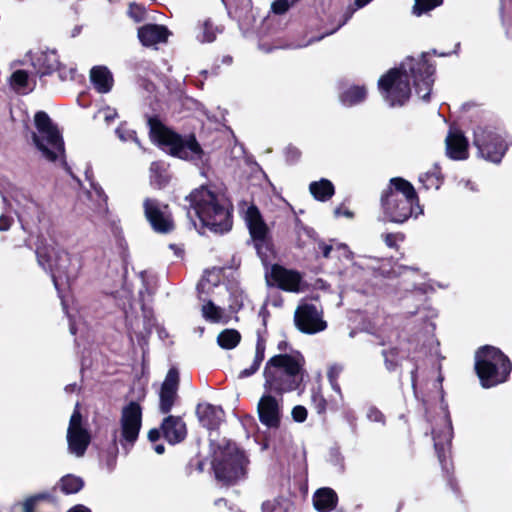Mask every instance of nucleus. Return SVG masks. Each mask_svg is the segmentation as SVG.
<instances>
[{"mask_svg":"<svg viewBox=\"0 0 512 512\" xmlns=\"http://www.w3.org/2000/svg\"><path fill=\"white\" fill-rule=\"evenodd\" d=\"M247 225L253 238L255 249L262 261L267 257L269 245L267 241V227L263 222L258 210L250 207L246 215Z\"/></svg>","mask_w":512,"mask_h":512,"instance_id":"6ab92c4d","label":"nucleus"},{"mask_svg":"<svg viewBox=\"0 0 512 512\" xmlns=\"http://www.w3.org/2000/svg\"><path fill=\"white\" fill-rule=\"evenodd\" d=\"M144 212L154 231L169 233L174 229V222L168 205L155 199H146L144 201Z\"/></svg>","mask_w":512,"mask_h":512,"instance_id":"dca6fc26","label":"nucleus"},{"mask_svg":"<svg viewBox=\"0 0 512 512\" xmlns=\"http://www.w3.org/2000/svg\"><path fill=\"white\" fill-rule=\"evenodd\" d=\"M95 117H102L109 125L118 117V113L115 108L107 106L99 109Z\"/></svg>","mask_w":512,"mask_h":512,"instance_id":"37998d69","label":"nucleus"},{"mask_svg":"<svg viewBox=\"0 0 512 512\" xmlns=\"http://www.w3.org/2000/svg\"><path fill=\"white\" fill-rule=\"evenodd\" d=\"M142 427V408L135 401L129 402L121 410L119 428L113 432V441L127 454L138 440Z\"/></svg>","mask_w":512,"mask_h":512,"instance_id":"f8f14e48","label":"nucleus"},{"mask_svg":"<svg viewBox=\"0 0 512 512\" xmlns=\"http://www.w3.org/2000/svg\"><path fill=\"white\" fill-rule=\"evenodd\" d=\"M115 133L120 141L122 142H128L133 141L135 142L139 147H141V144L136 136V132L130 128H128L127 124L121 123L115 130Z\"/></svg>","mask_w":512,"mask_h":512,"instance_id":"58836bf2","label":"nucleus"},{"mask_svg":"<svg viewBox=\"0 0 512 512\" xmlns=\"http://www.w3.org/2000/svg\"><path fill=\"white\" fill-rule=\"evenodd\" d=\"M383 240L385 244L390 248H395L399 241H403L404 236L401 233H387L384 234Z\"/></svg>","mask_w":512,"mask_h":512,"instance_id":"09e8293b","label":"nucleus"},{"mask_svg":"<svg viewBox=\"0 0 512 512\" xmlns=\"http://www.w3.org/2000/svg\"><path fill=\"white\" fill-rule=\"evenodd\" d=\"M443 0H415L413 14L421 16L442 4Z\"/></svg>","mask_w":512,"mask_h":512,"instance_id":"e433bc0d","label":"nucleus"},{"mask_svg":"<svg viewBox=\"0 0 512 512\" xmlns=\"http://www.w3.org/2000/svg\"><path fill=\"white\" fill-rule=\"evenodd\" d=\"M372 0H355L354 2V5H355V8L354 10L356 9H360L364 6H366L367 4H369Z\"/></svg>","mask_w":512,"mask_h":512,"instance_id":"69168bd1","label":"nucleus"},{"mask_svg":"<svg viewBox=\"0 0 512 512\" xmlns=\"http://www.w3.org/2000/svg\"><path fill=\"white\" fill-rule=\"evenodd\" d=\"M10 85L17 93L21 94H27L32 90L29 85L28 73L24 70H17L12 74Z\"/></svg>","mask_w":512,"mask_h":512,"instance_id":"473e14b6","label":"nucleus"},{"mask_svg":"<svg viewBox=\"0 0 512 512\" xmlns=\"http://www.w3.org/2000/svg\"><path fill=\"white\" fill-rule=\"evenodd\" d=\"M196 414L200 423L208 429L217 428L224 418L222 408L209 403L199 404L196 409Z\"/></svg>","mask_w":512,"mask_h":512,"instance_id":"a878e982","label":"nucleus"},{"mask_svg":"<svg viewBox=\"0 0 512 512\" xmlns=\"http://www.w3.org/2000/svg\"><path fill=\"white\" fill-rule=\"evenodd\" d=\"M240 339L241 336L238 331L226 329L218 335L217 342L223 349H233L238 345Z\"/></svg>","mask_w":512,"mask_h":512,"instance_id":"f704fd0d","label":"nucleus"},{"mask_svg":"<svg viewBox=\"0 0 512 512\" xmlns=\"http://www.w3.org/2000/svg\"><path fill=\"white\" fill-rule=\"evenodd\" d=\"M161 431L163 437L170 444L182 442L187 435L185 422L179 416L169 415L165 417L161 423Z\"/></svg>","mask_w":512,"mask_h":512,"instance_id":"4be33fe9","label":"nucleus"},{"mask_svg":"<svg viewBox=\"0 0 512 512\" xmlns=\"http://www.w3.org/2000/svg\"><path fill=\"white\" fill-rule=\"evenodd\" d=\"M390 355L394 356V352L393 351H391V352L383 351V356L385 358L386 367L389 370H392L396 366V363L389 359Z\"/></svg>","mask_w":512,"mask_h":512,"instance_id":"13d9d810","label":"nucleus"},{"mask_svg":"<svg viewBox=\"0 0 512 512\" xmlns=\"http://www.w3.org/2000/svg\"><path fill=\"white\" fill-rule=\"evenodd\" d=\"M296 233H297V241L300 247L305 246L308 240L312 239L314 236V231L306 226H304L300 220H296Z\"/></svg>","mask_w":512,"mask_h":512,"instance_id":"a19ab883","label":"nucleus"},{"mask_svg":"<svg viewBox=\"0 0 512 512\" xmlns=\"http://www.w3.org/2000/svg\"><path fill=\"white\" fill-rule=\"evenodd\" d=\"M312 401L317 409L318 413H322L326 409V400L324 397L317 391H314L312 394Z\"/></svg>","mask_w":512,"mask_h":512,"instance_id":"864d4df0","label":"nucleus"},{"mask_svg":"<svg viewBox=\"0 0 512 512\" xmlns=\"http://www.w3.org/2000/svg\"><path fill=\"white\" fill-rule=\"evenodd\" d=\"M309 191L316 200L325 202L334 195L335 188L331 181L322 178L319 181L311 182L309 185Z\"/></svg>","mask_w":512,"mask_h":512,"instance_id":"c85d7f7f","label":"nucleus"},{"mask_svg":"<svg viewBox=\"0 0 512 512\" xmlns=\"http://www.w3.org/2000/svg\"><path fill=\"white\" fill-rule=\"evenodd\" d=\"M128 14L136 22H140L144 19L145 9L143 6L134 3L129 6Z\"/></svg>","mask_w":512,"mask_h":512,"instance_id":"49530a36","label":"nucleus"},{"mask_svg":"<svg viewBox=\"0 0 512 512\" xmlns=\"http://www.w3.org/2000/svg\"><path fill=\"white\" fill-rule=\"evenodd\" d=\"M335 215L336 216H340V215H344L346 217H352V213L348 210H345L343 213L341 212L340 208H337L335 210Z\"/></svg>","mask_w":512,"mask_h":512,"instance_id":"338daca9","label":"nucleus"},{"mask_svg":"<svg viewBox=\"0 0 512 512\" xmlns=\"http://www.w3.org/2000/svg\"><path fill=\"white\" fill-rule=\"evenodd\" d=\"M148 124L152 141L168 148L172 155L186 160L201 159L203 152L194 136L181 137L155 118H149Z\"/></svg>","mask_w":512,"mask_h":512,"instance_id":"0eeeda50","label":"nucleus"},{"mask_svg":"<svg viewBox=\"0 0 512 512\" xmlns=\"http://www.w3.org/2000/svg\"><path fill=\"white\" fill-rule=\"evenodd\" d=\"M179 372L176 368H170L160 387L159 411L162 414L169 413L178 400Z\"/></svg>","mask_w":512,"mask_h":512,"instance_id":"aec40b11","label":"nucleus"},{"mask_svg":"<svg viewBox=\"0 0 512 512\" xmlns=\"http://www.w3.org/2000/svg\"><path fill=\"white\" fill-rule=\"evenodd\" d=\"M266 279L269 285H276L282 290L296 293L301 291V274L280 265H273L266 271Z\"/></svg>","mask_w":512,"mask_h":512,"instance_id":"a211bd4d","label":"nucleus"},{"mask_svg":"<svg viewBox=\"0 0 512 512\" xmlns=\"http://www.w3.org/2000/svg\"><path fill=\"white\" fill-rule=\"evenodd\" d=\"M32 65L40 76H45L59 70V77L62 80L72 78L73 70L68 72L60 70V62L57 53L53 50L41 51L34 54L32 57Z\"/></svg>","mask_w":512,"mask_h":512,"instance_id":"412c9836","label":"nucleus"},{"mask_svg":"<svg viewBox=\"0 0 512 512\" xmlns=\"http://www.w3.org/2000/svg\"><path fill=\"white\" fill-rule=\"evenodd\" d=\"M220 32V29L215 26L210 19H206L198 25L196 39L200 43H211L216 39L217 34Z\"/></svg>","mask_w":512,"mask_h":512,"instance_id":"7c9ffc66","label":"nucleus"},{"mask_svg":"<svg viewBox=\"0 0 512 512\" xmlns=\"http://www.w3.org/2000/svg\"><path fill=\"white\" fill-rule=\"evenodd\" d=\"M90 79L99 93H108L113 86V76L104 66H95L90 71Z\"/></svg>","mask_w":512,"mask_h":512,"instance_id":"bb28decb","label":"nucleus"},{"mask_svg":"<svg viewBox=\"0 0 512 512\" xmlns=\"http://www.w3.org/2000/svg\"><path fill=\"white\" fill-rule=\"evenodd\" d=\"M318 248L319 250H321L325 258H330L333 256L332 254H337L338 257L343 256L349 259L351 255V252L349 251L348 247L345 244L333 245L324 242H319Z\"/></svg>","mask_w":512,"mask_h":512,"instance_id":"72a5a7b5","label":"nucleus"},{"mask_svg":"<svg viewBox=\"0 0 512 512\" xmlns=\"http://www.w3.org/2000/svg\"><path fill=\"white\" fill-rule=\"evenodd\" d=\"M343 371V366L340 364H333L329 367L327 377L331 388L342 397L341 388L338 383V378Z\"/></svg>","mask_w":512,"mask_h":512,"instance_id":"4c0bfd02","label":"nucleus"},{"mask_svg":"<svg viewBox=\"0 0 512 512\" xmlns=\"http://www.w3.org/2000/svg\"><path fill=\"white\" fill-rule=\"evenodd\" d=\"M154 450L157 454H162L164 452L165 448H164L163 444H157L154 446Z\"/></svg>","mask_w":512,"mask_h":512,"instance_id":"774afa93","label":"nucleus"},{"mask_svg":"<svg viewBox=\"0 0 512 512\" xmlns=\"http://www.w3.org/2000/svg\"><path fill=\"white\" fill-rule=\"evenodd\" d=\"M35 254L38 265L50 273L54 286L61 298L63 310L69 318L70 332L71 334H76L79 330L78 323L67 310L62 291L78 276L82 268L81 257L77 254H71L64 249L56 248L45 240L40 239L36 245Z\"/></svg>","mask_w":512,"mask_h":512,"instance_id":"7ed1b4c3","label":"nucleus"},{"mask_svg":"<svg viewBox=\"0 0 512 512\" xmlns=\"http://www.w3.org/2000/svg\"><path fill=\"white\" fill-rule=\"evenodd\" d=\"M91 192H90V197L93 198L94 196H96L98 198V201H99V210L102 211V212H106L107 211V196L105 195L103 189L101 186H99L98 184H95V183H91Z\"/></svg>","mask_w":512,"mask_h":512,"instance_id":"79ce46f5","label":"nucleus"},{"mask_svg":"<svg viewBox=\"0 0 512 512\" xmlns=\"http://www.w3.org/2000/svg\"><path fill=\"white\" fill-rule=\"evenodd\" d=\"M339 100L342 105L352 107L365 101L367 89L364 85L349 84L346 81L338 83Z\"/></svg>","mask_w":512,"mask_h":512,"instance_id":"5701e85b","label":"nucleus"},{"mask_svg":"<svg viewBox=\"0 0 512 512\" xmlns=\"http://www.w3.org/2000/svg\"><path fill=\"white\" fill-rule=\"evenodd\" d=\"M202 315L207 321L218 323L223 320L224 312L212 301H208L202 306Z\"/></svg>","mask_w":512,"mask_h":512,"instance_id":"c9c22d12","label":"nucleus"},{"mask_svg":"<svg viewBox=\"0 0 512 512\" xmlns=\"http://www.w3.org/2000/svg\"><path fill=\"white\" fill-rule=\"evenodd\" d=\"M292 418L298 423H302L307 418V409L302 405H297L292 409Z\"/></svg>","mask_w":512,"mask_h":512,"instance_id":"3c124183","label":"nucleus"},{"mask_svg":"<svg viewBox=\"0 0 512 512\" xmlns=\"http://www.w3.org/2000/svg\"><path fill=\"white\" fill-rule=\"evenodd\" d=\"M505 9H506V5L504 2H502V6H501L502 23L504 26L509 28V27H512V9H511L510 13H506Z\"/></svg>","mask_w":512,"mask_h":512,"instance_id":"6e6d98bb","label":"nucleus"},{"mask_svg":"<svg viewBox=\"0 0 512 512\" xmlns=\"http://www.w3.org/2000/svg\"><path fill=\"white\" fill-rule=\"evenodd\" d=\"M160 432H162L161 428L160 429H157V428L151 429L148 433V439L151 442H156L160 438Z\"/></svg>","mask_w":512,"mask_h":512,"instance_id":"052dcab7","label":"nucleus"},{"mask_svg":"<svg viewBox=\"0 0 512 512\" xmlns=\"http://www.w3.org/2000/svg\"><path fill=\"white\" fill-rule=\"evenodd\" d=\"M115 466H116V456H115V455H113V456H111V457L107 460V462H106V467H107L108 471H109V472H111V471H113V470H114Z\"/></svg>","mask_w":512,"mask_h":512,"instance_id":"e2e57ef3","label":"nucleus"},{"mask_svg":"<svg viewBox=\"0 0 512 512\" xmlns=\"http://www.w3.org/2000/svg\"><path fill=\"white\" fill-rule=\"evenodd\" d=\"M68 512H91V511L84 505H76V506L72 507Z\"/></svg>","mask_w":512,"mask_h":512,"instance_id":"0e129e2a","label":"nucleus"},{"mask_svg":"<svg viewBox=\"0 0 512 512\" xmlns=\"http://www.w3.org/2000/svg\"><path fill=\"white\" fill-rule=\"evenodd\" d=\"M13 198L19 206L18 217L24 230L29 229L30 226H36L45 221V210L38 202L27 197L22 192L16 193Z\"/></svg>","mask_w":512,"mask_h":512,"instance_id":"f3484780","label":"nucleus"},{"mask_svg":"<svg viewBox=\"0 0 512 512\" xmlns=\"http://www.w3.org/2000/svg\"><path fill=\"white\" fill-rule=\"evenodd\" d=\"M265 348H266L265 340L261 336H258L257 343H256L255 356L252 361V364L248 368L243 369L239 373V376H238L239 378L250 377L258 371V369L265 357Z\"/></svg>","mask_w":512,"mask_h":512,"instance_id":"c756f323","label":"nucleus"},{"mask_svg":"<svg viewBox=\"0 0 512 512\" xmlns=\"http://www.w3.org/2000/svg\"><path fill=\"white\" fill-rule=\"evenodd\" d=\"M246 458L235 443H228L215 456L213 463L216 478L226 484H233L245 475Z\"/></svg>","mask_w":512,"mask_h":512,"instance_id":"9b49d317","label":"nucleus"},{"mask_svg":"<svg viewBox=\"0 0 512 512\" xmlns=\"http://www.w3.org/2000/svg\"><path fill=\"white\" fill-rule=\"evenodd\" d=\"M367 418L372 422L381 423L382 425L385 424V416L383 413L377 409L376 407H370L367 411Z\"/></svg>","mask_w":512,"mask_h":512,"instance_id":"8fccbe9b","label":"nucleus"},{"mask_svg":"<svg viewBox=\"0 0 512 512\" xmlns=\"http://www.w3.org/2000/svg\"><path fill=\"white\" fill-rule=\"evenodd\" d=\"M381 205L387 221L404 223L410 216L422 214L414 187L402 178H392L382 195Z\"/></svg>","mask_w":512,"mask_h":512,"instance_id":"39448f33","label":"nucleus"},{"mask_svg":"<svg viewBox=\"0 0 512 512\" xmlns=\"http://www.w3.org/2000/svg\"><path fill=\"white\" fill-rule=\"evenodd\" d=\"M440 406L437 416L431 418L429 416V399L425 396H421L423 405L425 406L428 421L431 423V434L434 441V448L437 453L439 462L445 471H449V452L451 441L453 438V428L450 419V415L447 409V405L443 402L442 391H439Z\"/></svg>","mask_w":512,"mask_h":512,"instance_id":"6e6552de","label":"nucleus"},{"mask_svg":"<svg viewBox=\"0 0 512 512\" xmlns=\"http://www.w3.org/2000/svg\"><path fill=\"white\" fill-rule=\"evenodd\" d=\"M473 144L483 159L495 164L501 162L508 149L505 132L492 125L478 126L474 130Z\"/></svg>","mask_w":512,"mask_h":512,"instance_id":"9d476101","label":"nucleus"},{"mask_svg":"<svg viewBox=\"0 0 512 512\" xmlns=\"http://www.w3.org/2000/svg\"><path fill=\"white\" fill-rule=\"evenodd\" d=\"M350 17V15L348 17L345 18V20H343L338 26L337 28H335L334 30H332L331 32H328L326 34H323L317 38H311L309 41H307L306 43H303V44H297V45H294L293 47L294 48H301V47H306L316 41H320L321 39H323L326 35H329V34H332L333 32H335L337 29H339L342 25H344L346 23V21L348 20V18Z\"/></svg>","mask_w":512,"mask_h":512,"instance_id":"5fc2aeb1","label":"nucleus"},{"mask_svg":"<svg viewBox=\"0 0 512 512\" xmlns=\"http://www.w3.org/2000/svg\"><path fill=\"white\" fill-rule=\"evenodd\" d=\"M276 505L273 501L267 500L264 501L261 505V511L262 512H273Z\"/></svg>","mask_w":512,"mask_h":512,"instance_id":"bf43d9fd","label":"nucleus"},{"mask_svg":"<svg viewBox=\"0 0 512 512\" xmlns=\"http://www.w3.org/2000/svg\"><path fill=\"white\" fill-rule=\"evenodd\" d=\"M259 421L269 429H277L282 419V396L265 391L257 404Z\"/></svg>","mask_w":512,"mask_h":512,"instance_id":"4468645a","label":"nucleus"},{"mask_svg":"<svg viewBox=\"0 0 512 512\" xmlns=\"http://www.w3.org/2000/svg\"><path fill=\"white\" fill-rule=\"evenodd\" d=\"M168 36L169 31L163 25L146 24L138 29V38L147 47L166 42Z\"/></svg>","mask_w":512,"mask_h":512,"instance_id":"393cba45","label":"nucleus"},{"mask_svg":"<svg viewBox=\"0 0 512 512\" xmlns=\"http://www.w3.org/2000/svg\"><path fill=\"white\" fill-rule=\"evenodd\" d=\"M169 248H170L171 250H173L174 254H175L177 257L182 258L183 254H184V250H183V248H182L181 246H179V245H175V244H171V245L169 246Z\"/></svg>","mask_w":512,"mask_h":512,"instance_id":"680f3d73","label":"nucleus"},{"mask_svg":"<svg viewBox=\"0 0 512 512\" xmlns=\"http://www.w3.org/2000/svg\"><path fill=\"white\" fill-rule=\"evenodd\" d=\"M35 125L37 132L33 134V141L45 157L49 161L62 159L64 155V142L54 126L47 113L39 111L35 114Z\"/></svg>","mask_w":512,"mask_h":512,"instance_id":"1a4fd4ad","label":"nucleus"},{"mask_svg":"<svg viewBox=\"0 0 512 512\" xmlns=\"http://www.w3.org/2000/svg\"><path fill=\"white\" fill-rule=\"evenodd\" d=\"M58 486L64 494H75L83 488L84 481L79 476L67 474L59 480Z\"/></svg>","mask_w":512,"mask_h":512,"instance_id":"2f4dec72","label":"nucleus"},{"mask_svg":"<svg viewBox=\"0 0 512 512\" xmlns=\"http://www.w3.org/2000/svg\"><path fill=\"white\" fill-rule=\"evenodd\" d=\"M446 154L453 160L468 158V141L460 131H450L446 137Z\"/></svg>","mask_w":512,"mask_h":512,"instance_id":"b1692460","label":"nucleus"},{"mask_svg":"<svg viewBox=\"0 0 512 512\" xmlns=\"http://www.w3.org/2000/svg\"><path fill=\"white\" fill-rule=\"evenodd\" d=\"M300 156H301V152L297 147L292 146V145H289L286 147L285 157L288 162L294 163L299 160Z\"/></svg>","mask_w":512,"mask_h":512,"instance_id":"603ef678","label":"nucleus"},{"mask_svg":"<svg viewBox=\"0 0 512 512\" xmlns=\"http://www.w3.org/2000/svg\"><path fill=\"white\" fill-rule=\"evenodd\" d=\"M298 0H275L272 3V11L276 14H283L285 13L292 4L297 2Z\"/></svg>","mask_w":512,"mask_h":512,"instance_id":"c03bdc74","label":"nucleus"},{"mask_svg":"<svg viewBox=\"0 0 512 512\" xmlns=\"http://www.w3.org/2000/svg\"><path fill=\"white\" fill-rule=\"evenodd\" d=\"M163 171V165L159 162H153L150 166L151 178L159 185H161L164 182V178L162 176Z\"/></svg>","mask_w":512,"mask_h":512,"instance_id":"a18cd8bd","label":"nucleus"},{"mask_svg":"<svg viewBox=\"0 0 512 512\" xmlns=\"http://www.w3.org/2000/svg\"><path fill=\"white\" fill-rule=\"evenodd\" d=\"M475 369L481 385L490 388L507 380L512 364L498 348L484 346L476 352Z\"/></svg>","mask_w":512,"mask_h":512,"instance_id":"423d86ee","label":"nucleus"},{"mask_svg":"<svg viewBox=\"0 0 512 512\" xmlns=\"http://www.w3.org/2000/svg\"><path fill=\"white\" fill-rule=\"evenodd\" d=\"M67 442L69 452L76 457H82L90 443V434L87 429L82 426V416L78 409V404L69 421Z\"/></svg>","mask_w":512,"mask_h":512,"instance_id":"2eb2a0df","label":"nucleus"},{"mask_svg":"<svg viewBox=\"0 0 512 512\" xmlns=\"http://www.w3.org/2000/svg\"><path fill=\"white\" fill-rule=\"evenodd\" d=\"M294 323L305 334H316L327 328L322 307L315 302H301L295 310Z\"/></svg>","mask_w":512,"mask_h":512,"instance_id":"ddd939ff","label":"nucleus"},{"mask_svg":"<svg viewBox=\"0 0 512 512\" xmlns=\"http://www.w3.org/2000/svg\"><path fill=\"white\" fill-rule=\"evenodd\" d=\"M13 222H14V219L11 216L1 215L0 216V231L1 232L7 231L11 227Z\"/></svg>","mask_w":512,"mask_h":512,"instance_id":"4d7b16f0","label":"nucleus"},{"mask_svg":"<svg viewBox=\"0 0 512 512\" xmlns=\"http://www.w3.org/2000/svg\"><path fill=\"white\" fill-rule=\"evenodd\" d=\"M337 501V494L331 488H320L313 496L314 507L319 512L332 511L336 507Z\"/></svg>","mask_w":512,"mask_h":512,"instance_id":"cd10ccee","label":"nucleus"},{"mask_svg":"<svg viewBox=\"0 0 512 512\" xmlns=\"http://www.w3.org/2000/svg\"><path fill=\"white\" fill-rule=\"evenodd\" d=\"M47 494H38L35 495L29 499H27L23 504V510L24 512H34V509L36 508V505L39 500L47 498Z\"/></svg>","mask_w":512,"mask_h":512,"instance_id":"de8ad7c7","label":"nucleus"},{"mask_svg":"<svg viewBox=\"0 0 512 512\" xmlns=\"http://www.w3.org/2000/svg\"><path fill=\"white\" fill-rule=\"evenodd\" d=\"M429 54L425 52L417 58L407 57L399 67L390 69L378 80L380 94L390 107H401L408 102L411 96L410 79L418 97L429 100L435 73L434 64L428 60Z\"/></svg>","mask_w":512,"mask_h":512,"instance_id":"f257e3e1","label":"nucleus"},{"mask_svg":"<svg viewBox=\"0 0 512 512\" xmlns=\"http://www.w3.org/2000/svg\"><path fill=\"white\" fill-rule=\"evenodd\" d=\"M419 181L422 183L425 189H439L441 186V178L436 172H427L425 174L420 175Z\"/></svg>","mask_w":512,"mask_h":512,"instance_id":"ea45409f","label":"nucleus"},{"mask_svg":"<svg viewBox=\"0 0 512 512\" xmlns=\"http://www.w3.org/2000/svg\"><path fill=\"white\" fill-rule=\"evenodd\" d=\"M263 375L265 391L279 396L295 391L306 376L305 358L297 350L274 355L266 362Z\"/></svg>","mask_w":512,"mask_h":512,"instance_id":"20e7f679","label":"nucleus"},{"mask_svg":"<svg viewBox=\"0 0 512 512\" xmlns=\"http://www.w3.org/2000/svg\"><path fill=\"white\" fill-rule=\"evenodd\" d=\"M187 215L194 214L201 225L212 232L223 234L232 228L233 206L224 191L212 186H201L185 197Z\"/></svg>","mask_w":512,"mask_h":512,"instance_id":"f03ea898","label":"nucleus"}]
</instances>
